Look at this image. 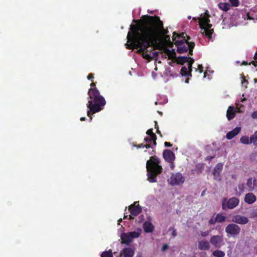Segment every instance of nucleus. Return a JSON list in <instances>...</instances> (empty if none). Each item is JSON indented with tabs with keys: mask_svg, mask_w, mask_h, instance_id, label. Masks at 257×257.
<instances>
[{
	"mask_svg": "<svg viewBox=\"0 0 257 257\" xmlns=\"http://www.w3.org/2000/svg\"><path fill=\"white\" fill-rule=\"evenodd\" d=\"M175 34L176 32H174L172 39L176 46L177 47V52L180 54L187 52L189 49L188 44H187V43L189 42L188 41H185V42L183 40H176V38H175Z\"/></svg>",
	"mask_w": 257,
	"mask_h": 257,
	"instance_id": "6",
	"label": "nucleus"
},
{
	"mask_svg": "<svg viewBox=\"0 0 257 257\" xmlns=\"http://www.w3.org/2000/svg\"><path fill=\"white\" fill-rule=\"evenodd\" d=\"M248 63L247 61H242V63L241 64V65H248Z\"/></svg>",
	"mask_w": 257,
	"mask_h": 257,
	"instance_id": "50",
	"label": "nucleus"
},
{
	"mask_svg": "<svg viewBox=\"0 0 257 257\" xmlns=\"http://www.w3.org/2000/svg\"><path fill=\"white\" fill-rule=\"evenodd\" d=\"M217 222L216 217L215 218H211L209 220V224L210 225H214Z\"/></svg>",
	"mask_w": 257,
	"mask_h": 257,
	"instance_id": "39",
	"label": "nucleus"
},
{
	"mask_svg": "<svg viewBox=\"0 0 257 257\" xmlns=\"http://www.w3.org/2000/svg\"><path fill=\"white\" fill-rule=\"evenodd\" d=\"M210 233V231L209 230H207V231H201L200 234H201V235L202 236V237H206Z\"/></svg>",
	"mask_w": 257,
	"mask_h": 257,
	"instance_id": "40",
	"label": "nucleus"
},
{
	"mask_svg": "<svg viewBox=\"0 0 257 257\" xmlns=\"http://www.w3.org/2000/svg\"><path fill=\"white\" fill-rule=\"evenodd\" d=\"M158 112L161 114V115L162 114V112H160V111H158Z\"/></svg>",
	"mask_w": 257,
	"mask_h": 257,
	"instance_id": "63",
	"label": "nucleus"
},
{
	"mask_svg": "<svg viewBox=\"0 0 257 257\" xmlns=\"http://www.w3.org/2000/svg\"><path fill=\"white\" fill-rule=\"evenodd\" d=\"M156 133H157L158 135H159L160 137H162V134H161V133L159 129H158V130H157Z\"/></svg>",
	"mask_w": 257,
	"mask_h": 257,
	"instance_id": "53",
	"label": "nucleus"
},
{
	"mask_svg": "<svg viewBox=\"0 0 257 257\" xmlns=\"http://www.w3.org/2000/svg\"><path fill=\"white\" fill-rule=\"evenodd\" d=\"M212 25L208 23L206 24L203 26V28L202 29L204 30L203 34H204L205 36L207 37L209 40L212 39V36L214 32V30L211 29Z\"/></svg>",
	"mask_w": 257,
	"mask_h": 257,
	"instance_id": "15",
	"label": "nucleus"
},
{
	"mask_svg": "<svg viewBox=\"0 0 257 257\" xmlns=\"http://www.w3.org/2000/svg\"><path fill=\"white\" fill-rule=\"evenodd\" d=\"M144 230L146 233L152 232L154 230V226L149 221H145L143 225Z\"/></svg>",
	"mask_w": 257,
	"mask_h": 257,
	"instance_id": "21",
	"label": "nucleus"
},
{
	"mask_svg": "<svg viewBox=\"0 0 257 257\" xmlns=\"http://www.w3.org/2000/svg\"><path fill=\"white\" fill-rule=\"evenodd\" d=\"M168 248V245L167 244H165L163 245L162 247V251H165L166 249H167V248Z\"/></svg>",
	"mask_w": 257,
	"mask_h": 257,
	"instance_id": "45",
	"label": "nucleus"
},
{
	"mask_svg": "<svg viewBox=\"0 0 257 257\" xmlns=\"http://www.w3.org/2000/svg\"><path fill=\"white\" fill-rule=\"evenodd\" d=\"M122 242L128 244L132 241V239L129 233H123L121 236Z\"/></svg>",
	"mask_w": 257,
	"mask_h": 257,
	"instance_id": "25",
	"label": "nucleus"
},
{
	"mask_svg": "<svg viewBox=\"0 0 257 257\" xmlns=\"http://www.w3.org/2000/svg\"><path fill=\"white\" fill-rule=\"evenodd\" d=\"M240 142L245 145L251 144V139L250 137L249 138L248 136H244L240 138Z\"/></svg>",
	"mask_w": 257,
	"mask_h": 257,
	"instance_id": "29",
	"label": "nucleus"
},
{
	"mask_svg": "<svg viewBox=\"0 0 257 257\" xmlns=\"http://www.w3.org/2000/svg\"><path fill=\"white\" fill-rule=\"evenodd\" d=\"M155 127L157 130L158 129H159V126L158 125L157 121H155Z\"/></svg>",
	"mask_w": 257,
	"mask_h": 257,
	"instance_id": "52",
	"label": "nucleus"
},
{
	"mask_svg": "<svg viewBox=\"0 0 257 257\" xmlns=\"http://www.w3.org/2000/svg\"><path fill=\"white\" fill-rule=\"evenodd\" d=\"M223 169V164L218 163L216 165L213 172V178L217 181H220L221 180V173Z\"/></svg>",
	"mask_w": 257,
	"mask_h": 257,
	"instance_id": "11",
	"label": "nucleus"
},
{
	"mask_svg": "<svg viewBox=\"0 0 257 257\" xmlns=\"http://www.w3.org/2000/svg\"><path fill=\"white\" fill-rule=\"evenodd\" d=\"M134 218L133 217H132L131 215H129V219H133Z\"/></svg>",
	"mask_w": 257,
	"mask_h": 257,
	"instance_id": "57",
	"label": "nucleus"
},
{
	"mask_svg": "<svg viewBox=\"0 0 257 257\" xmlns=\"http://www.w3.org/2000/svg\"><path fill=\"white\" fill-rule=\"evenodd\" d=\"M88 95L86 106L89 110H87V115L92 120L91 112L95 113L102 110L106 101L96 87L90 88L88 91Z\"/></svg>",
	"mask_w": 257,
	"mask_h": 257,
	"instance_id": "2",
	"label": "nucleus"
},
{
	"mask_svg": "<svg viewBox=\"0 0 257 257\" xmlns=\"http://www.w3.org/2000/svg\"><path fill=\"white\" fill-rule=\"evenodd\" d=\"M100 257H113L111 250L109 249L107 251H103L100 255Z\"/></svg>",
	"mask_w": 257,
	"mask_h": 257,
	"instance_id": "35",
	"label": "nucleus"
},
{
	"mask_svg": "<svg viewBox=\"0 0 257 257\" xmlns=\"http://www.w3.org/2000/svg\"><path fill=\"white\" fill-rule=\"evenodd\" d=\"M123 257H133L134 251L131 247L125 248L123 251Z\"/></svg>",
	"mask_w": 257,
	"mask_h": 257,
	"instance_id": "26",
	"label": "nucleus"
},
{
	"mask_svg": "<svg viewBox=\"0 0 257 257\" xmlns=\"http://www.w3.org/2000/svg\"><path fill=\"white\" fill-rule=\"evenodd\" d=\"M187 44H188L189 46V54L190 55H193V50L195 47V43L194 42H188Z\"/></svg>",
	"mask_w": 257,
	"mask_h": 257,
	"instance_id": "36",
	"label": "nucleus"
},
{
	"mask_svg": "<svg viewBox=\"0 0 257 257\" xmlns=\"http://www.w3.org/2000/svg\"><path fill=\"white\" fill-rule=\"evenodd\" d=\"M94 78V75L92 73H89L87 76V79L88 80H91L93 81V79Z\"/></svg>",
	"mask_w": 257,
	"mask_h": 257,
	"instance_id": "43",
	"label": "nucleus"
},
{
	"mask_svg": "<svg viewBox=\"0 0 257 257\" xmlns=\"http://www.w3.org/2000/svg\"><path fill=\"white\" fill-rule=\"evenodd\" d=\"M185 178L183 176L182 174L177 173L175 174H173L170 178V184L172 185H180L184 183Z\"/></svg>",
	"mask_w": 257,
	"mask_h": 257,
	"instance_id": "9",
	"label": "nucleus"
},
{
	"mask_svg": "<svg viewBox=\"0 0 257 257\" xmlns=\"http://www.w3.org/2000/svg\"><path fill=\"white\" fill-rule=\"evenodd\" d=\"M236 112V110L233 106H229L226 112V117L228 120L232 119L235 117Z\"/></svg>",
	"mask_w": 257,
	"mask_h": 257,
	"instance_id": "20",
	"label": "nucleus"
},
{
	"mask_svg": "<svg viewBox=\"0 0 257 257\" xmlns=\"http://www.w3.org/2000/svg\"><path fill=\"white\" fill-rule=\"evenodd\" d=\"M137 202H134L133 204L131 205L128 207V210L132 215L136 216L138 215L142 212V208L139 204L137 205L136 204Z\"/></svg>",
	"mask_w": 257,
	"mask_h": 257,
	"instance_id": "16",
	"label": "nucleus"
},
{
	"mask_svg": "<svg viewBox=\"0 0 257 257\" xmlns=\"http://www.w3.org/2000/svg\"><path fill=\"white\" fill-rule=\"evenodd\" d=\"M127 215H124V218H127Z\"/></svg>",
	"mask_w": 257,
	"mask_h": 257,
	"instance_id": "62",
	"label": "nucleus"
},
{
	"mask_svg": "<svg viewBox=\"0 0 257 257\" xmlns=\"http://www.w3.org/2000/svg\"><path fill=\"white\" fill-rule=\"evenodd\" d=\"M172 235L173 236L175 237L177 235V232L176 229H174L172 231Z\"/></svg>",
	"mask_w": 257,
	"mask_h": 257,
	"instance_id": "48",
	"label": "nucleus"
},
{
	"mask_svg": "<svg viewBox=\"0 0 257 257\" xmlns=\"http://www.w3.org/2000/svg\"><path fill=\"white\" fill-rule=\"evenodd\" d=\"M241 131L240 127H236L233 130L229 132L226 135V138L227 140H231L235 136L237 135Z\"/></svg>",
	"mask_w": 257,
	"mask_h": 257,
	"instance_id": "19",
	"label": "nucleus"
},
{
	"mask_svg": "<svg viewBox=\"0 0 257 257\" xmlns=\"http://www.w3.org/2000/svg\"><path fill=\"white\" fill-rule=\"evenodd\" d=\"M169 64H170V65H171V64H172V62H169Z\"/></svg>",
	"mask_w": 257,
	"mask_h": 257,
	"instance_id": "64",
	"label": "nucleus"
},
{
	"mask_svg": "<svg viewBox=\"0 0 257 257\" xmlns=\"http://www.w3.org/2000/svg\"><path fill=\"white\" fill-rule=\"evenodd\" d=\"M164 145L166 147H170L172 146V145L170 142H165Z\"/></svg>",
	"mask_w": 257,
	"mask_h": 257,
	"instance_id": "46",
	"label": "nucleus"
},
{
	"mask_svg": "<svg viewBox=\"0 0 257 257\" xmlns=\"http://www.w3.org/2000/svg\"><path fill=\"white\" fill-rule=\"evenodd\" d=\"M212 255L215 257H224L225 252L219 249H216L212 252Z\"/></svg>",
	"mask_w": 257,
	"mask_h": 257,
	"instance_id": "30",
	"label": "nucleus"
},
{
	"mask_svg": "<svg viewBox=\"0 0 257 257\" xmlns=\"http://www.w3.org/2000/svg\"><path fill=\"white\" fill-rule=\"evenodd\" d=\"M214 158V157H210V158H209V160H211L212 159H213Z\"/></svg>",
	"mask_w": 257,
	"mask_h": 257,
	"instance_id": "61",
	"label": "nucleus"
},
{
	"mask_svg": "<svg viewBox=\"0 0 257 257\" xmlns=\"http://www.w3.org/2000/svg\"><path fill=\"white\" fill-rule=\"evenodd\" d=\"M159 52H154L153 53V56L154 57H157L158 55Z\"/></svg>",
	"mask_w": 257,
	"mask_h": 257,
	"instance_id": "51",
	"label": "nucleus"
},
{
	"mask_svg": "<svg viewBox=\"0 0 257 257\" xmlns=\"http://www.w3.org/2000/svg\"><path fill=\"white\" fill-rule=\"evenodd\" d=\"M243 184H242V185H239L238 186V189H239L240 190H242V189H243Z\"/></svg>",
	"mask_w": 257,
	"mask_h": 257,
	"instance_id": "54",
	"label": "nucleus"
},
{
	"mask_svg": "<svg viewBox=\"0 0 257 257\" xmlns=\"http://www.w3.org/2000/svg\"><path fill=\"white\" fill-rule=\"evenodd\" d=\"M86 119V117H82L80 118V120L81 121H84Z\"/></svg>",
	"mask_w": 257,
	"mask_h": 257,
	"instance_id": "56",
	"label": "nucleus"
},
{
	"mask_svg": "<svg viewBox=\"0 0 257 257\" xmlns=\"http://www.w3.org/2000/svg\"><path fill=\"white\" fill-rule=\"evenodd\" d=\"M251 64H252L254 66H256L257 65V61H251L250 63H249L248 65H251Z\"/></svg>",
	"mask_w": 257,
	"mask_h": 257,
	"instance_id": "47",
	"label": "nucleus"
},
{
	"mask_svg": "<svg viewBox=\"0 0 257 257\" xmlns=\"http://www.w3.org/2000/svg\"><path fill=\"white\" fill-rule=\"evenodd\" d=\"M135 29L133 26V24H131L130 26V31L128 32L127 35V42H130V44L128 45L127 48L130 49H139L138 51V52L142 54L144 58L150 60L151 58V56L150 53H148V48L151 47L152 49H154L156 45L148 46L146 48L144 49V48L141 46V45L140 44V41L139 40L140 39L139 36L134 33Z\"/></svg>",
	"mask_w": 257,
	"mask_h": 257,
	"instance_id": "3",
	"label": "nucleus"
},
{
	"mask_svg": "<svg viewBox=\"0 0 257 257\" xmlns=\"http://www.w3.org/2000/svg\"><path fill=\"white\" fill-rule=\"evenodd\" d=\"M90 86H91V88H94V87H96V83L95 82H92L91 84H90Z\"/></svg>",
	"mask_w": 257,
	"mask_h": 257,
	"instance_id": "49",
	"label": "nucleus"
},
{
	"mask_svg": "<svg viewBox=\"0 0 257 257\" xmlns=\"http://www.w3.org/2000/svg\"><path fill=\"white\" fill-rule=\"evenodd\" d=\"M133 145L134 147H137L138 149L141 148H146V149H149V148H151L153 149L154 148V146L153 145H151L150 143H146V145H144L143 144H141L139 145L133 144Z\"/></svg>",
	"mask_w": 257,
	"mask_h": 257,
	"instance_id": "31",
	"label": "nucleus"
},
{
	"mask_svg": "<svg viewBox=\"0 0 257 257\" xmlns=\"http://www.w3.org/2000/svg\"><path fill=\"white\" fill-rule=\"evenodd\" d=\"M165 39L166 41H169L171 43V45L173 46V44L170 42V37L169 35H165Z\"/></svg>",
	"mask_w": 257,
	"mask_h": 257,
	"instance_id": "44",
	"label": "nucleus"
},
{
	"mask_svg": "<svg viewBox=\"0 0 257 257\" xmlns=\"http://www.w3.org/2000/svg\"><path fill=\"white\" fill-rule=\"evenodd\" d=\"M253 58L255 61H257V52L254 54Z\"/></svg>",
	"mask_w": 257,
	"mask_h": 257,
	"instance_id": "55",
	"label": "nucleus"
},
{
	"mask_svg": "<svg viewBox=\"0 0 257 257\" xmlns=\"http://www.w3.org/2000/svg\"><path fill=\"white\" fill-rule=\"evenodd\" d=\"M198 70H199V72L201 73L203 71V67L202 65L199 64L198 66Z\"/></svg>",
	"mask_w": 257,
	"mask_h": 257,
	"instance_id": "41",
	"label": "nucleus"
},
{
	"mask_svg": "<svg viewBox=\"0 0 257 257\" xmlns=\"http://www.w3.org/2000/svg\"><path fill=\"white\" fill-rule=\"evenodd\" d=\"M251 143L253 144V145L257 147V131L255 132L254 133L250 136Z\"/></svg>",
	"mask_w": 257,
	"mask_h": 257,
	"instance_id": "33",
	"label": "nucleus"
},
{
	"mask_svg": "<svg viewBox=\"0 0 257 257\" xmlns=\"http://www.w3.org/2000/svg\"><path fill=\"white\" fill-rule=\"evenodd\" d=\"M256 200V196L252 193H247L244 197V201L249 204L254 203Z\"/></svg>",
	"mask_w": 257,
	"mask_h": 257,
	"instance_id": "22",
	"label": "nucleus"
},
{
	"mask_svg": "<svg viewBox=\"0 0 257 257\" xmlns=\"http://www.w3.org/2000/svg\"><path fill=\"white\" fill-rule=\"evenodd\" d=\"M231 5L233 7H238L239 5V2L238 0H229Z\"/></svg>",
	"mask_w": 257,
	"mask_h": 257,
	"instance_id": "38",
	"label": "nucleus"
},
{
	"mask_svg": "<svg viewBox=\"0 0 257 257\" xmlns=\"http://www.w3.org/2000/svg\"><path fill=\"white\" fill-rule=\"evenodd\" d=\"M176 62L178 64L183 65L187 62L188 67H192V64L194 62L193 58L186 56H179L176 59Z\"/></svg>",
	"mask_w": 257,
	"mask_h": 257,
	"instance_id": "12",
	"label": "nucleus"
},
{
	"mask_svg": "<svg viewBox=\"0 0 257 257\" xmlns=\"http://www.w3.org/2000/svg\"><path fill=\"white\" fill-rule=\"evenodd\" d=\"M137 23L133 25L134 33L138 35L140 44L146 48L148 46L156 45L160 36L167 35V29L164 28L163 23L157 16H151L148 15L142 17L139 20H134Z\"/></svg>",
	"mask_w": 257,
	"mask_h": 257,
	"instance_id": "1",
	"label": "nucleus"
},
{
	"mask_svg": "<svg viewBox=\"0 0 257 257\" xmlns=\"http://www.w3.org/2000/svg\"><path fill=\"white\" fill-rule=\"evenodd\" d=\"M225 230L228 236L234 238L239 234L241 228L235 223H230L226 226Z\"/></svg>",
	"mask_w": 257,
	"mask_h": 257,
	"instance_id": "7",
	"label": "nucleus"
},
{
	"mask_svg": "<svg viewBox=\"0 0 257 257\" xmlns=\"http://www.w3.org/2000/svg\"><path fill=\"white\" fill-rule=\"evenodd\" d=\"M209 17L210 15L208 13L207 11H206L204 13L203 17L199 18V25L200 29H202L205 24L210 23V21L209 19Z\"/></svg>",
	"mask_w": 257,
	"mask_h": 257,
	"instance_id": "17",
	"label": "nucleus"
},
{
	"mask_svg": "<svg viewBox=\"0 0 257 257\" xmlns=\"http://www.w3.org/2000/svg\"><path fill=\"white\" fill-rule=\"evenodd\" d=\"M146 134L148 135V137H146L144 139V141L146 143H152L153 145L155 147L157 145V137L155 133L153 132V128L149 129L147 132Z\"/></svg>",
	"mask_w": 257,
	"mask_h": 257,
	"instance_id": "10",
	"label": "nucleus"
},
{
	"mask_svg": "<svg viewBox=\"0 0 257 257\" xmlns=\"http://www.w3.org/2000/svg\"><path fill=\"white\" fill-rule=\"evenodd\" d=\"M198 248L201 250H209L210 248V242L203 239L198 242Z\"/></svg>",
	"mask_w": 257,
	"mask_h": 257,
	"instance_id": "18",
	"label": "nucleus"
},
{
	"mask_svg": "<svg viewBox=\"0 0 257 257\" xmlns=\"http://www.w3.org/2000/svg\"><path fill=\"white\" fill-rule=\"evenodd\" d=\"M210 243L215 248H219L225 244L223 236L222 235H214L211 236Z\"/></svg>",
	"mask_w": 257,
	"mask_h": 257,
	"instance_id": "8",
	"label": "nucleus"
},
{
	"mask_svg": "<svg viewBox=\"0 0 257 257\" xmlns=\"http://www.w3.org/2000/svg\"><path fill=\"white\" fill-rule=\"evenodd\" d=\"M239 200L236 197H233L227 199L224 198L222 200V209L224 210L232 209L236 207L239 204Z\"/></svg>",
	"mask_w": 257,
	"mask_h": 257,
	"instance_id": "5",
	"label": "nucleus"
},
{
	"mask_svg": "<svg viewBox=\"0 0 257 257\" xmlns=\"http://www.w3.org/2000/svg\"><path fill=\"white\" fill-rule=\"evenodd\" d=\"M251 117L254 119H257V110L254 111L252 113Z\"/></svg>",
	"mask_w": 257,
	"mask_h": 257,
	"instance_id": "42",
	"label": "nucleus"
},
{
	"mask_svg": "<svg viewBox=\"0 0 257 257\" xmlns=\"http://www.w3.org/2000/svg\"><path fill=\"white\" fill-rule=\"evenodd\" d=\"M192 67L183 66L180 71V74L183 76L192 77L191 71Z\"/></svg>",
	"mask_w": 257,
	"mask_h": 257,
	"instance_id": "23",
	"label": "nucleus"
},
{
	"mask_svg": "<svg viewBox=\"0 0 257 257\" xmlns=\"http://www.w3.org/2000/svg\"><path fill=\"white\" fill-rule=\"evenodd\" d=\"M121 221H122V219H121V218L119 219L118 220V224H119V222H120Z\"/></svg>",
	"mask_w": 257,
	"mask_h": 257,
	"instance_id": "58",
	"label": "nucleus"
},
{
	"mask_svg": "<svg viewBox=\"0 0 257 257\" xmlns=\"http://www.w3.org/2000/svg\"><path fill=\"white\" fill-rule=\"evenodd\" d=\"M159 159L156 156L152 157L150 160L147 162L148 179L151 183L156 182L157 176L162 172V167L159 165Z\"/></svg>",
	"mask_w": 257,
	"mask_h": 257,
	"instance_id": "4",
	"label": "nucleus"
},
{
	"mask_svg": "<svg viewBox=\"0 0 257 257\" xmlns=\"http://www.w3.org/2000/svg\"><path fill=\"white\" fill-rule=\"evenodd\" d=\"M188 81H189V79H187L186 80L185 82L186 83H188Z\"/></svg>",
	"mask_w": 257,
	"mask_h": 257,
	"instance_id": "60",
	"label": "nucleus"
},
{
	"mask_svg": "<svg viewBox=\"0 0 257 257\" xmlns=\"http://www.w3.org/2000/svg\"><path fill=\"white\" fill-rule=\"evenodd\" d=\"M136 257H142L141 254H138Z\"/></svg>",
	"mask_w": 257,
	"mask_h": 257,
	"instance_id": "59",
	"label": "nucleus"
},
{
	"mask_svg": "<svg viewBox=\"0 0 257 257\" xmlns=\"http://www.w3.org/2000/svg\"><path fill=\"white\" fill-rule=\"evenodd\" d=\"M175 38H176V40H183L185 42V41H188L190 39V37L187 36L185 33H182L181 34H178L176 33Z\"/></svg>",
	"mask_w": 257,
	"mask_h": 257,
	"instance_id": "27",
	"label": "nucleus"
},
{
	"mask_svg": "<svg viewBox=\"0 0 257 257\" xmlns=\"http://www.w3.org/2000/svg\"><path fill=\"white\" fill-rule=\"evenodd\" d=\"M219 9L224 12L228 11L230 8V5L226 3H220L218 4Z\"/></svg>",
	"mask_w": 257,
	"mask_h": 257,
	"instance_id": "28",
	"label": "nucleus"
},
{
	"mask_svg": "<svg viewBox=\"0 0 257 257\" xmlns=\"http://www.w3.org/2000/svg\"><path fill=\"white\" fill-rule=\"evenodd\" d=\"M247 186L249 188L250 190H252L254 189V180H252V178H248L247 180Z\"/></svg>",
	"mask_w": 257,
	"mask_h": 257,
	"instance_id": "34",
	"label": "nucleus"
},
{
	"mask_svg": "<svg viewBox=\"0 0 257 257\" xmlns=\"http://www.w3.org/2000/svg\"><path fill=\"white\" fill-rule=\"evenodd\" d=\"M130 234V235L131 236V237L132 239L133 240V238H137L139 237L140 235V233L137 231H132L128 232Z\"/></svg>",
	"mask_w": 257,
	"mask_h": 257,
	"instance_id": "37",
	"label": "nucleus"
},
{
	"mask_svg": "<svg viewBox=\"0 0 257 257\" xmlns=\"http://www.w3.org/2000/svg\"><path fill=\"white\" fill-rule=\"evenodd\" d=\"M217 222L218 223H222L226 220V217L223 215L221 213H218L216 215Z\"/></svg>",
	"mask_w": 257,
	"mask_h": 257,
	"instance_id": "32",
	"label": "nucleus"
},
{
	"mask_svg": "<svg viewBox=\"0 0 257 257\" xmlns=\"http://www.w3.org/2000/svg\"><path fill=\"white\" fill-rule=\"evenodd\" d=\"M248 221L249 220L248 218L240 215H234L232 217V221L235 223L236 224H239L244 225L247 223Z\"/></svg>",
	"mask_w": 257,
	"mask_h": 257,
	"instance_id": "14",
	"label": "nucleus"
},
{
	"mask_svg": "<svg viewBox=\"0 0 257 257\" xmlns=\"http://www.w3.org/2000/svg\"><path fill=\"white\" fill-rule=\"evenodd\" d=\"M163 156L165 160L170 163H173L175 159L174 153L168 149L164 151Z\"/></svg>",
	"mask_w": 257,
	"mask_h": 257,
	"instance_id": "13",
	"label": "nucleus"
},
{
	"mask_svg": "<svg viewBox=\"0 0 257 257\" xmlns=\"http://www.w3.org/2000/svg\"><path fill=\"white\" fill-rule=\"evenodd\" d=\"M163 52L168 56L169 59L176 58V53L174 49L170 50L167 48H165Z\"/></svg>",
	"mask_w": 257,
	"mask_h": 257,
	"instance_id": "24",
	"label": "nucleus"
}]
</instances>
